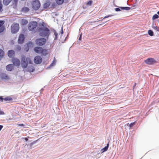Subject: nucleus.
<instances>
[{"label":"nucleus","instance_id":"obj_1","mask_svg":"<svg viewBox=\"0 0 159 159\" xmlns=\"http://www.w3.org/2000/svg\"><path fill=\"white\" fill-rule=\"evenodd\" d=\"M39 34L40 36L48 39L50 34L49 29L46 27L39 28L38 29Z\"/></svg>","mask_w":159,"mask_h":159},{"label":"nucleus","instance_id":"obj_2","mask_svg":"<svg viewBox=\"0 0 159 159\" xmlns=\"http://www.w3.org/2000/svg\"><path fill=\"white\" fill-rule=\"evenodd\" d=\"M31 64L32 62L29 57L26 58L25 59L24 57H22L21 60V66L24 68H26L27 67L28 63Z\"/></svg>","mask_w":159,"mask_h":159},{"label":"nucleus","instance_id":"obj_3","mask_svg":"<svg viewBox=\"0 0 159 159\" xmlns=\"http://www.w3.org/2000/svg\"><path fill=\"white\" fill-rule=\"evenodd\" d=\"M46 40L47 39L45 38H40L36 39L35 43L38 46H42L45 43Z\"/></svg>","mask_w":159,"mask_h":159},{"label":"nucleus","instance_id":"obj_4","mask_svg":"<svg viewBox=\"0 0 159 159\" xmlns=\"http://www.w3.org/2000/svg\"><path fill=\"white\" fill-rule=\"evenodd\" d=\"M19 25L18 24H13L11 27V30L12 33H15L19 30Z\"/></svg>","mask_w":159,"mask_h":159},{"label":"nucleus","instance_id":"obj_5","mask_svg":"<svg viewBox=\"0 0 159 159\" xmlns=\"http://www.w3.org/2000/svg\"><path fill=\"white\" fill-rule=\"evenodd\" d=\"M38 25L36 21H32L29 24L28 29L30 31L34 30L36 28Z\"/></svg>","mask_w":159,"mask_h":159},{"label":"nucleus","instance_id":"obj_6","mask_svg":"<svg viewBox=\"0 0 159 159\" xmlns=\"http://www.w3.org/2000/svg\"><path fill=\"white\" fill-rule=\"evenodd\" d=\"M32 5L34 9L35 10H37L40 7L39 2L38 0H36L33 2Z\"/></svg>","mask_w":159,"mask_h":159},{"label":"nucleus","instance_id":"obj_7","mask_svg":"<svg viewBox=\"0 0 159 159\" xmlns=\"http://www.w3.org/2000/svg\"><path fill=\"white\" fill-rule=\"evenodd\" d=\"M145 62L150 65H152L154 64L156 62V61L154 58H149L145 61Z\"/></svg>","mask_w":159,"mask_h":159},{"label":"nucleus","instance_id":"obj_8","mask_svg":"<svg viewBox=\"0 0 159 159\" xmlns=\"http://www.w3.org/2000/svg\"><path fill=\"white\" fill-rule=\"evenodd\" d=\"M34 62L36 64L41 63L42 62V58L41 57L39 56H36L34 58Z\"/></svg>","mask_w":159,"mask_h":159},{"label":"nucleus","instance_id":"obj_9","mask_svg":"<svg viewBox=\"0 0 159 159\" xmlns=\"http://www.w3.org/2000/svg\"><path fill=\"white\" fill-rule=\"evenodd\" d=\"M12 62H13L14 65L16 66L17 67H19L20 65V60L17 58L13 59L12 60Z\"/></svg>","mask_w":159,"mask_h":159},{"label":"nucleus","instance_id":"obj_10","mask_svg":"<svg viewBox=\"0 0 159 159\" xmlns=\"http://www.w3.org/2000/svg\"><path fill=\"white\" fill-rule=\"evenodd\" d=\"M34 51L38 54H41L42 51H43V49L41 47H37L34 48Z\"/></svg>","mask_w":159,"mask_h":159},{"label":"nucleus","instance_id":"obj_11","mask_svg":"<svg viewBox=\"0 0 159 159\" xmlns=\"http://www.w3.org/2000/svg\"><path fill=\"white\" fill-rule=\"evenodd\" d=\"M24 39L25 37L24 35L23 34H20L18 39V43L19 44L22 43L24 42Z\"/></svg>","mask_w":159,"mask_h":159},{"label":"nucleus","instance_id":"obj_12","mask_svg":"<svg viewBox=\"0 0 159 159\" xmlns=\"http://www.w3.org/2000/svg\"><path fill=\"white\" fill-rule=\"evenodd\" d=\"M120 9L121 10H125L127 11H128L130 10V7H120L119 8H115V10L116 11H120Z\"/></svg>","mask_w":159,"mask_h":159},{"label":"nucleus","instance_id":"obj_13","mask_svg":"<svg viewBox=\"0 0 159 159\" xmlns=\"http://www.w3.org/2000/svg\"><path fill=\"white\" fill-rule=\"evenodd\" d=\"M1 79L3 80H8L10 79L9 76L6 74L2 73L0 74Z\"/></svg>","mask_w":159,"mask_h":159},{"label":"nucleus","instance_id":"obj_14","mask_svg":"<svg viewBox=\"0 0 159 159\" xmlns=\"http://www.w3.org/2000/svg\"><path fill=\"white\" fill-rule=\"evenodd\" d=\"M15 54V52L14 51L12 50H11L8 51V55L9 57L10 58L13 57Z\"/></svg>","mask_w":159,"mask_h":159},{"label":"nucleus","instance_id":"obj_15","mask_svg":"<svg viewBox=\"0 0 159 159\" xmlns=\"http://www.w3.org/2000/svg\"><path fill=\"white\" fill-rule=\"evenodd\" d=\"M6 69L8 71H11L13 69V65L10 64L6 66Z\"/></svg>","mask_w":159,"mask_h":159},{"label":"nucleus","instance_id":"obj_16","mask_svg":"<svg viewBox=\"0 0 159 159\" xmlns=\"http://www.w3.org/2000/svg\"><path fill=\"white\" fill-rule=\"evenodd\" d=\"M32 44L31 42H29L27 43V45L25 46V50L26 52H28L29 49V47Z\"/></svg>","mask_w":159,"mask_h":159},{"label":"nucleus","instance_id":"obj_17","mask_svg":"<svg viewBox=\"0 0 159 159\" xmlns=\"http://www.w3.org/2000/svg\"><path fill=\"white\" fill-rule=\"evenodd\" d=\"M109 146V143H107L106 146H105L104 148H102L101 150V152L102 153H103L105 152L108 149Z\"/></svg>","mask_w":159,"mask_h":159},{"label":"nucleus","instance_id":"obj_18","mask_svg":"<svg viewBox=\"0 0 159 159\" xmlns=\"http://www.w3.org/2000/svg\"><path fill=\"white\" fill-rule=\"evenodd\" d=\"M27 69L30 72H33L34 71V67L32 66H29Z\"/></svg>","mask_w":159,"mask_h":159},{"label":"nucleus","instance_id":"obj_19","mask_svg":"<svg viewBox=\"0 0 159 159\" xmlns=\"http://www.w3.org/2000/svg\"><path fill=\"white\" fill-rule=\"evenodd\" d=\"M12 0H3V4L6 6L8 5Z\"/></svg>","mask_w":159,"mask_h":159},{"label":"nucleus","instance_id":"obj_20","mask_svg":"<svg viewBox=\"0 0 159 159\" xmlns=\"http://www.w3.org/2000/svg\"><path fill=\"white\" fill-rule=\"evenodd\" d=\"M28 23L27 20L25 19H22L21 21V24L23 25H27Z\"/></svg>","mask_w":159,"mask_h":159},{"label":"nucleus","instance_id":"obj_21","mask_svg":"<svg viewBox=\"0 0 159 159\" xmlns=\"http://www.w3.org/2000/svg\"><path fill=\"white\" fill-rule=\"evenodd\" d=\"M41 54H42V56H46L48 54V50L43 49V51H42V52H41Z\"/></svg>","mask_w":159,"mask_h":159},{"label":"nucleus","instance_id":"obj_22","mask_svg":"<svg viewBox=\"0 0 159 159\" xmlns=\"http://www.w3.org/2000/svg\"><path fill=\"white\" fill-rule=\"evenodd\" d=\"M4 100L6 101H10L12 100V99L10 97H7L4 98Z\"/></svg>","mask_w":159,"mask_h":159},{"label":"nucleus","instance_id":"obj_23","mask_svg":"<svg viewBox=\"0 0 159 159\" xmlns=\"http://www.w3.org/2000/svg\"><path fill=\"white\" fill-rule=\"evenodd\" d=\"M56 1L58 5H61L63 3L64 0H56Z\"/></svg>","mask_w":159,"mask_h":159},{"label":"nucleus","instance_id":"obj_24","mask_svg":"<svg viewBox=\"0 0 159 159\" xmlns=\"http://www.w3.org/2000/svg\"><path fill=\"white\" fill-rule=\"evenodd\" d=\"M56 60L55 59H54L53 60V61H52V62L51 63V64L48 67V68H50L52 66H53L56 63Z\"/></svg>","mask_w":159,"mask_h":159},{"label":"nucleus","instance_id":"obj_25","mask_svg":"<svg viewBox=\"0 0 159 159\" xmlns=\"http://www.w3.org/2000/svg\"><path fill=\"white\" fill-rule=\"evenodd\" d=\"M4 53V51L0 49V60L1 58L3 57Z\"/></svg>","mask_w":159,"mask_h":159},{"label":"nucleus","instance_id":"obj_26","mask_svg":"<svg viewBox=\"0 0 159 159\" xmlns=\"http://www.w3.org/2000/svg\"><path fill=\"white\" fill-rule=\"evenodd\" d=\"M53 32L54 33V35L55 36L54 40H56L57 38L58 34L55 30H54Z\"/></svg>","mask_w":159,"mask_h":159},{"label":"nucleus","instance_id":"obj_27","mask_svg":"<svg viewBox=\"0 0 159 159\" xmlns=\"http://www.w3.org/2000/svg\"><path fill=\"white\" fill-rule=\"evenodd\" d=\"M152 27L155 30L158 31H159V30L158 28H157L155 24H153L152 25Z\"/></svg>","mask_w":159,"mask_h":159},{"label":"nucleus","instance_id":"obj_28","mask_svg":"<svg viewBox=\"0 0 159 159\" xmlns=\"http://www.w3.org/2000/svg\"><path fill=\"white\" fill-rule=\"evenodd\" d=\"M114 16V14H111V15H108V16H105L104 18H103L102 20H101V21H102L103 20V19H105V18H108L109 17H110L111 16Z\"/></svg>","mask_w":159,"mask_h":159},{"label":"nucleus","instance_id":"obj_29","mask_svg":"<svg viewBox=\"0 0 159 159\" xmlns=\"http://www.w3.org/2000/svg\"><path fill=\"white\" fill-rule=\"evenodd\" d=\"M159 18V16L157 14L154 15L152 17V20H155Z\"/></svg>","mask_w":159,"mask_h":159},{"label":"nucleus","instance_id":"obj_30","mask_svg":"<svg viewBox=\"0 0 159 159\" xmlns=\"http://www.w3.org/2000/svg\"><path fill=\"white\" fill-rule=\"evenodd\" d=\"M136 122H135L131 123L130 124L129 123H128L127 124V125H129V126L130 127V128L132 126H134Z\"/></svg>","mask_w":159,"mask_h":159},{"label":"nucleus","instance_id":"obj_31","mask_svg":"<svg viewBox=\"0 0 159 159\" xmlns=\"http://www.w3.org/2000/svg\"><path fill=\"white\" fill-rule=\"evenodd\" d=\"M148 34L151 36H152L153 35V31L151 30H149L148 31Z\"/></svg>","mask_w":159,"mask_h":159},{"label":"nucleus","instance_id":"obj_32","mask_svg":"<svg viewBox=\"0 0 159 159\" xmlns=\"http://www.w3.org/2000/svg\"><path fill=\"white\" fill-rule=\"evenodd\" d=\"M23 10L25 12H27L29 11V9L27 7H24L23 8Z\"/></svg>","mask_w":159,"mask_h":159},{"label":"nucleus","instance_id":"obj_33","mask_svg":"<svg viewBox=\"0 0 159 159\" xmlns=\"http://www.w3.org/2000/svg\"><path fill=\"white\" fill-rule=\"evenodd\" d=\"M5 29L4 26L0 27V33L2 32Z\"/></svg>","mask_w":159,"mask_h":159},{"label":"nucleus","instance_id":"obj_34","mask_svg":"<svg viewBox=\"0 0 159 159\" xmlns=\"http://www.w3.org/2000/svg\"><path fill=\"white\" fill-rule=\"evenodd\" d=\"M4 21L3 20H0V27L3 26L2 25L4 24Z\"/></svg>","mask_w":159,"mask_h":159},{"label":"nucleus","instance_id":"obj_35","mask_svg":"<svg viewBox=\"0 0 159 159\" xmlns=\"http://www.w3.org/2000/svg\"><path fill=\"white\" fill-rule=\"evenodd\" d=\"M92 3V1H89L87 3V4L88 5H91Z\"/></svg>","mask_w":159,"mask_h":159},{"label":"nucleus","instance_id":"obj_36","mask_svg":"<svg viewBox=\"0 0 159 159\" xmlns=\"http://www.w3.org/2000/svg\"><path fill=\"white\" fill-rule=\"evenodd\" d=\"M16 49L18 51H20L21 50V47L20 46H17Z\"/></svg>","mask_w":159,"mask_h":159},{"label":"nucleus","instance_id":"obj_37","mask_svg":"<svg viewBox=\"0 0 159 159\" xmlns=\"http://www.w3.org/2000/svg\"><path fill=\"white\" fill-rule=\"evenodd\" d=\"M49 5H48V4L47 3H45L44 4L43 7H44L47 8L48 7Z\"/></svg>","mask_w":159,"mask_h":159},{"label":"nucleus","instance_id":"obj_38","mask_svg":"<svg viewBox=\"0 0 159 159\" xmlns=\"http://www.w3.org/2000/svg\"><path fill=\"white\" fill-rule=\"evenodd\" d=\"M4 114H5L4 112L3 111H1V109H0V115H3Z\"/></svg>","mask_w":159,"mask_h":159},{"label":"nucleus","instance_id":"obj_39","mask_svg":"<svg viewBox=\"0 0 159 159\" xmlns=\"http://www.w3.org/2000/svg\"><path fill=\"white\" fill-rule=\"evenodd\" d=\"M40 24L41 25H39L40 26L41 25L42 26H43V27H45V24L44 22H42V23Z\"/></svg>","mask_w":159,"mask_h":159},{"label":"nucleus","instance_id":"obj_40","mask_svg":"<svg viewBox=\"0 0 159 159\" xmlns=\"http://www.w3.org/2000/svg\"><path fill=\"white\" fill-rule=\"evenodd\" d=\"M4 100V98L2 97V96H0V101L2 102Z\"/></svg>","mask_w":159,"mask_h":159},{"label":"nucleus","instance_id":"obj_41","mask_svg":"<svg viewBox=\"0 0 159 159\" xmlns=\"http://www.w3.org/2000/svg\"><path fill=\"white\" fill-rule=\"evenodd\" d=\"M18 126H22L23 127H25V125H24L22 124H19L18 125Z\"/></svg>","mask_w":159,"mask_h":159},{"label":"nucleus","instance_id":"obj_42","mask_svg":"<svg viewBox=\"0 0 159 159\" xmlns=\"http://www.w3.org/2000/svg\"><path fill=\"white\" fill-rule=\"evenodd\" d=\"M18 1V0H14V3L16 5Z\"/></svg>","mask_w":159,"mask_h":159},{"label":"nucleus","instance_id":"obj_43","mask_svg":"<svg viewBox=\"0 0 159 159\" xmlns=\"http://www.w3.org/2000/svg\"><path fill=\"white\" fill-rule=\"evenodd\" d=\"M3 128V126L2 125H0V131L2 130V128Z\"/></svg>","mask_w":159,"mask_h":159},{"label":"nucleus","instance_id":"obj_44","mask_svg":"<svg viewBox=\"0 0 159 159\" xmlns=\"http://www.w3.org/2000/svg\"><path fill=\"white\" fill-rule=\"evenodd\" d=\"M81 36H82V34H81V35L79 38V40H81Z\"/></svg>","mask_w":159,"mask_h":159},{"label":"nucleus","instance_id":"obj_45","mask_svg":"<svg viewBox=\"0 0 159 159\" xmlns=\"http://www.w3.org/2000/svg\"><path fill=\"white\" fill-rule=\"evenodd\" d=\"M61 34H63V30L62 27V28H61Z\"/></svg>","mask_w":159,"mask_h":159},{"label":"nucleus","instance_id":"obj_46","mask_svg":"<svg viewBox=\"0 0 159 159\" xmlns=\"http://www.w3.org/2000/svg\"><path fill=\"white\" fill-rule=\"evenodd\" d=\"M43 88L41 90H40V91L41 92H42L43 91Z\"/></svg>","mask_w":159,"mask_h":159},{"label":"nucleus","instance_id":"obj_47","mask_svg":"<svg viewBox=\"0 0 159 159\" xmlns=\"http://www.w3.org/2000/svg\"><path fill=\"white\" fill-rule=\"evenodd\" d=\"M25 140L26 141H27L28 140V139L27 138H25Z\"/></svg>","mask_w":159,"mask_h":159},{"label":"nucleus","instance_id":"obj_48","mask_svg":"<svg viewBox=\"0 0 159 159\" xmlns=\"http://www.w3.org/2000/svg\"><path fill=\"white\" fill-rule=\"evenodd\" d=\"M128 159H131V157L130 158L129 157H128Z\"/></svg>","mask_w":159,"mask_h":159},{"label":"nucleus","instance_id":"obj_49","mask_svg":"<svg viewBox=\"0 0 159 159\" xmlns=\"http://www.w3.org/2000/svg\"><path fill=\"white\" fill-rule=\"evenodd\" d=\"M157 13L159 15V11H157Z\"/></svg>","mask_w":159,"mask_h":159},{"label":"nucleus","instance_id":"obj_50","mask_svg":"<svg viewBox=\"0 0 159 159\" xmlns=\"http://www.w3.org/2000/svg\"><path fill=\"white\" fill-rule=\"evenodd\" d=\"M30 146H31L32 145L33 143H30Z\"/></svg>","mask_w":159,"mask_h":159},{"label":"nucleus","instance_id":"obj_51","mask_svg":"<svg viewBox=\"0 0 159 159\" xmlns=\"http://www.w3.org/2000/svg\"><path fill=\"white\" fill-rule=\"evenodd\" d=\"M136 84V83H135V85H134V86H135Z\"/></svg>","mask_w":159,"mask_h":159}]
</instances>
